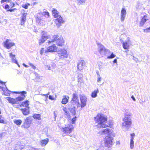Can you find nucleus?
<instances>
[{"label":"nucleus","mask_w":150,"mask_h":150,"mask_svg":"<svg viewBox=\"0 0 150 150\" xmlns=\"http://www.w3.org/2000/svg\"><path fill=\"white\" fill-rule=\"evenodd\" d=\"M95 121L99 125V128H104L108 127H111L112 126L111 122H108V119L106 116H104L102 114L98 113L94 118Z\"/></svg>","instance_id":"1"},{"label":"nucleus","mask_w":150,"mask_h":150,"mask_svg":"<svg viewBox=\"0 0 150 150\" xmlns=\"http://www.w3.org/2000/svg\"><path fill=\"white\" fill-rule=\"evenodd\" d=\"M13 93L16 94H21V96H18L15 99L11 98L10 97H7L6 99L8 102L12 105L17 103L18 101H21L23 100L26 97L27 92L25 91H14Z\"/></svg>","instance_id":"2"},{"label":"nucleus","mask_w":150,"mask_h":150,"mask_svg":"<svg viewBox=\"0 0 150 150\" xmlns=\"http://www.w3.org/2000/svg\"><path fill=\"white\" fill-rule=\"evenodd\" d=\"M56 42L57 45L59 46H62L64 43V40L62 37H59L58 35H54L52 36L50 40L48 41V43L50 44L51 42Z\"/></svg>","instance_id":"3"},{"label":"nucleus","mask_w":150,"mask_h":150,"mask_svg":"<svg viewBox=\"0 0 150 150\" xmlns=\"http://www.w3.org/2000/svg\"><path fill=\"white\" fill-rule=\"evenodd\" d=\"M131 115V114L127 113L125 114V117L123 119L124 122L122 125V127H129L132 124V122L131 119H129V118Z\"/></svg>","instance_id":"4"},{"label":"nucleus","mask_w":150,"mask_h":150,"mask_svg":"<svg viewBox=\"0 0 150 150\" xmlns=\"http://www.w3.org/2000/svg\"><path fill=\"white\" fill-rule=\"evenodd\" d=\"M113 138L111 135H108L105 137L104 138V144L105 147H109L113 144Z\"/></svg>","instance_id":"5"},{"label":"nucleus","mask_w":150,"mask_h":150,"mask_svg":"<svg viewBox=\"0 0 150 150\" xmlns=\"http://www.w3.org/2000/svg\"><path fill=\"white\" fill-rule=\"evenodd\" d=\"M74 127L71 124H68L67 126L62 127V132L67 135H69L73 131Z\"/></svg>","instance_id":"6"},{"label":"nucleus","mask_w":150,"mask_h":150,"mask_svg":"<svg viewBox=\"0 0 150 150\" xmlns=\"http://www.w3.org/2000/svg\"><path fill=\"white\" fill-rule=\"evenodd\" d=\"M32 121L30 117H26L24 120V122L21 126L22 128L27 129L29 127Z\"/></svg>","instance_id":"7"},{"label":"nucleus","mask_w":150,"mask_h":150,"mask_svg":"<svg viewBox=\"0 0 150 150\" xmlns=\"http://www.w3.org/2000/svg\"><path fill=\"white\" fill-rule=\"evenodd\" d=\"M78 95L76 93H73L72 96V98L71 100L73 102H71V103L70 105L71 106H72V105H73L72 108L71 109L69 108V110H71V109H73L74 111L73 112V115H75L76 114V112L75 110V107L74 106V104H75V102L77 100H78Z\"/></svg>","instance_id":"8"},{"label":"nucleus","mask_w":150,"mask_h":150,"mask_svg":"<svg viewBox=\"0 0 150 150\" xmlns=\"http://www.w3.org/2000/svg\"><path fill=\"white\" fill-rule=\"evenodd\" d=\"M67 51L64 49L61 50L58 52V54L59 59H64L67 58L68 57Z\"/></svg>","instance_id":"9"},{"label":"nucleus","mask_w":150,"mask_h":150,"mask_svg":"<svg viewBox=\"0 0 150 150\" xmlns=\"http://www.w3.org/2000/svg\"><path fill=\"white\" fill-rule=\"evenodd\" d=\"M48 35L46 32H43L40 39L39 40V44L41 45L43 44L48 38Z\"/></svg>","instance_id":"10"},{"label":"nucleus","mask_w":150,"mask_h":150,"mask_svg":"<svg viewBox=\"0 0 150 150\" xmlns=\"http://www.w3.org/2000/svg\"><path fill=\"white\" fill-rule=\"evenodd\" d=\"M80 99L81 102V104L80 105L79 102H78L77 107H79L81 106V108H83L86 105V98L84 96H81L80 97Z\"/></svg>","instance_id":"11"},{"label":"nucleus","mask_w":150,"mask_h":150,"mask_svg":"<svg viewBox=\"0 0 150 150\" xmlns=\"http://www.w3.org/2000/svg\"><path fill=\"white\" fill-rule=\"evenodd\" d=\"M29 103L30 102L29 100H25L21 102L20 104L18 105L16 108H19V107H23L24 108H28L29 107Z\"/></svg>","instance_id":"12"},{"label":"nucleus","mask_w":150,"mask_h":150,"mask_svg":"<svg viewBox=\"0 0 150 150\" xmlns=\"http://www.w3.org/2000/svg\"><path fill=\"white\" fill-rule=\"evenodd\" d=\"M69 109L68 108H67V107H64L63 109V110L64 112L65 115H67V116H70L69 115V113L68 111V110H69L72 113V115H73V111H74L73 109H71V110H70L69 109V108H71V109L73 107V105H72V106H71L70 105V104H69Z\"/></svg>","instance_id":"13"},{"label":"nucleus","mask_w":150,"mask_h":150,"mask_svg":"<svg viewBox=\"0 0 150 150\" xmlns=\"http://www.w3.org/2000/svg\"><path fill=\"white\" fill-rule=\"evenodd\" d=\"M56 18V19H55L54 21L57 26L59 27L62 24L64 23V21L61 16Z\"/></svg>","instance_id":"14"},{"label":"nucleus","mask_w":150,"mask_h":150,"mask_svg":"<svg viewBox=\"0 0 150 150\" xmlns=\"http://www.w3.org/2000/svg\"><path fill=\"white\" fill-rule=\"evenodd\" d=\"M9 40L7 39L6 41L4 42V45L5 47L9 49L11 47L15 45L13 42H9Z\"/></svg>","instance_id":"15"},{"label":"nucleus","mask_w":150,"mask_h":150,"mask_svg":"<svg viewBox=\"0 0 150 150\" xmlns=\"http://www.w3.org/2000/svg\"><path fill=\"white\" fill-rule=\"evenodd\" d=\"M85 65V63L83 60H81L79 62L77 65V68L78 70L81 71L84 68Z\"/></svg>","instance_id":"16"},{"label":"nucleus","mask_w":150,"mask_h":150,"mask_svg":"<svg viewBox=\"0 0 150 150\" xmlns=\"http://www.w3.org/2000/svg\"><path fill=\"white\" fill-rule=\"evenodd\" d=\"M130 40L128 39L127 41L126 40L125 42H122V43L123 45V47L125 50L128 49L131 44L129 43Z\"/></svg>","instance_id":"17"},{"label":"nucleus","mask_w":150,"mask_h":150,"mask_svg":"<svg viewBox=\"0 0 150 150\" xmlns=\"http://www.w3.org/2000/svg\"><path fill=\"white\" fill-rule=\"evenodd\" d=\"M106 50V48L103 45L100 44L98 45V50L101 55H104Z\"/></svg>","instance_id":"18"},{"label":"nucleus","mask_w":150,"mask_h":150,"mask_svg":"<svg viewBox=\"0 0 150 150\" xmlns=\"http://www.w3.org/2000/svg\"><path fill=\"white\" fill-rule=\"evenodd\" d=\"M27 13H22V15L21 17V25H24L26 21V16Z\"/></svg>","instance_id":"19"},{"label":"nucleus","mask_w":150,"mask_h":150,"mask_svg":"<svg viewBox=\"0 0 150 150\" xmlns=\"http://www.w3.org/2000/svg\"><path fill=\"white\" fill-rule=\"evenodd\" d=\"M57 47L54 45L53 44L51 46H50L47 47V50L48 52H55L57 51Z\"/></svg>","instance_id":"20"},{"label":"nucleus","mask_w":150,"mask_h":150,"mask_svg":"<svg viewBox=\"0 0 150 150\" xmlns=\"http://www.w3.org/2000/svg\"><path fill=\"white\" fill-rule=\"evenodd\" d=\"M121 13V21H123L125 20L126 14V11L125 8H122Z\"/></svg>","instance_id":"21"},{"label":"nucleus","mask_w":150,"mask_h":150,"mask_svg":"<svg viewBox=\"0 0 150 150\" xmlns=\"http://www.w3.org/2000/svg\"><path fill=\"white\" fill-rule=\"evenodd\" d=\"M24 148V145L22 144L20 142L16 144L14 150H22Z\"/></svg>","instance_id":"22"},{"label":"nucleus","mask_w":150,"mask_h":150,"mask_svg":"<svg viewBox=\"0 0 150 150\" xmlns=\"http://www.w3.org/2000/svg\"><path fill=\"white\" fill-rule=\"evenodd\" d=\"M30 107H28L26 108H21V110L23 114L25 116H26L28 115L30 113V111L29 110Z\"/></svg>","instance_id":"23"},{"label":"nucleus","mask_w":150,"mask_h":150,"mask_svg":"<svg viewBox=\"0 0 150 150\" xmlns=\"http://www.w3.org/2000/svg\"><path fill=\"white\" fill-rule=\"evenodd\" d=\"M147 16L146 15L142 17V18L141 21L139 22V26L140 27L142 26L145 23L146 21L148 19L147 18Z\"/></svg>","instance_id":"24"},{"label":"nucleus","mask_w":150,"mask_h":150,"mask_svg":"<svg viewBox=\"0 0 150 150\" xmlns=\"http://www.w3.org/2000/svg\"><path fill=\"white\" fill-rule=\"evenodd\" d=\"M101 133L104 135L108 134V135H110V134H112L110 129L106 128L102 130L101 131Z\"/></svg>","instance_id":"25"},{"label":"nucleus","mask_w":150,"mask_h":150,"mask_svg":"<svg viewBox=\"0 0 150 150\" xmlns=\"http://www.w3.org/2000/svg\"><path fill=\"white\" fill-rule=\"evenodd\" d=\"M9 54L10 57L12 59L13 62L17 64L19 67H20V66L18 64V61L15 59V55L13 54L12 53H10Z\"/></svg>","instance_id":"26"},{"label":"nucleus","mask_w":150,"mask_h":150,"mask_svg":"<svg viewBox=\"0 0 150 150\" xmlns=\"http://www.w3.org/2000/svg\"><path fill=\"white\" fill-rule=\"evenodd\" d=\"M1 88L2 89L3 93V95L6 96H9L10 94V91L8 90L7 89L3 88V87H1Z\"/></svg>","instance_id":"27"},{"label":"nucleus","mask_w":150,"mask_h":150,"mask_svg":"<svg viewBox=\"0 0 150 150\" xmlns=\"http://www.w3.org/2000/svg\"><path fill=\"white\" fill-rule=\"evenodd\" d=\"M69 98V97L68 96H64L62 99V103L63 104H67L68 102Z\"/></svg>","instance_id":"28"},{"label":"nucleus","mask_w":150,"mask_h":150,"mask_svg":"<svg viewBox=\"0 0 150 150\" xmlns=\"http://www.w3.org/2000/svg\"><path fill=\"white\" fill-rule=\"evenodd\" d=\"M53 16L54 18H58L60 15H59V12L55 9L53 8L52 10Z\"/></svg>","instance_id":"29"},{"label":"nucleus","mask_w":150,"mask_h":150,"mask_svg":"<svg viewBox=\"0 0 150 150\" xmlns=\"http://www.w3.org/2000/svg\"><path fill=\"white\" fill-rule=\"evenodd\" d=\"M49 141V139L48 138L42 140L40 141L41 145L42 146H45L47 144Z\"/></svg>","instance_id":"30"},{"label":"nucleus","mask_w":150,"mask_h":150,"mask_svg":"<svg viewBox=\"0 0 150 150\" xmlns=\"http://www.w3.org/2000/svg\"><path fill=\"white\" fill-rule=\"evenodd\" d=\"M42 20L41 14L40 13H38L36 15V20L37 23H40Z\"/></svg>","instance_id":"31"},{"label":"nucleus","mask_w":150,"mask_h":150,"mask_svg":"<svg viewBox=\"0 0 150 150\" xmlns=\"http://www.w3.org/2000/svg\"><path fill=\"white\" fill-rule=\"evenodd\" d=\"M13 122L16 125L19 126L22 123V120L21 119H15L13 120Z\"/></svg>","instance_id":"32"},{"label":"nucleus","mask_w":150,"mask_h":150,"mask_svg":"<svg viewBox=\"0 0 150 150\" xmlns=\"http://www.w3.org/2000/svg\"><path fill=\"white\" fill-rule=\"evenodd\" d=\"M33 117L35 119L38 120H41V115L39 114H35L33 115Z\"/></svg>","instance_id":"33"},{"label":"nucleus","mask_w":150,"mask_h":150,"mask_svg":"<svg viewBox=\"0 0 150 150\" xmlns=\"http://www.w3.org/2000/svg\"><path fill=\"white\" fill-rule=\"evenodd\" d=\"M98 92V89H96L93 91L91 93V96L92 98H95L97 96V94Z\"/></svg>","instance_id":"34"},{"label":"nucleus","mask_w":150,"mask_h":150,"mask_svg":"<svg viewBox=\"0 0 150 150\" xmlns=\"http://www.w3.org/2000/svg\"><path fill=\"white\" fill-rule=\"evenodd\" d=\"M35 75L36 76V78H35V80H37V81H40V80L42 79V76H39V74L37 73H36L35 74Z\"/></svg>","instance_id":"35"},{"label":"nucleus","mask_w":150,"mask_h":150,"mask_svg":"<svg viewBox=\"0 0 150 150\" xmlns=\"http://www.w3.org/2000/svg\"><path fill=\"white\" fill-rule=\"evenodd\" d=\"M41 14L46 18H48L50 16L49 13L47 11H43L41 13Z\"/></svg>","instance_id":"36"},{"label":"nucleus","mask_w":150,"mask_h":150,"mask_svg":"<svg viewBox=\"0 0 150 150\" xmlns=\"http://www.w3.org/2000/svg\"><path fill=\"white\" fill-rule=\"evenodd\" d=\"M77 4L78 5L83 4L86 2V0H77Z\"/></svg>","instance_id":"37"},{"label":"nucleus","mask_w":150,"mask_h":150,"mask_svg":"<svg viewBox=\"0 0 150 150\" xmlns=\"http://www.w3.org/2000/svg\"><path fill=\"white\" fill-rule=\"evenodd\" d=\"M116 57V55L114 54L112 52L110 55H109L107 57V58L108 59H111L114 58Z\"/></svg>","instance_id":"38"},{"label":"nucleus","mask_w":150,"mask_h":150,"mask_svg":"<svg viewBox=\"0 0 150 150\" xmlns=\"http://www.w3.org/2000/svg\"><path fill=\"white\" fill-rule=\"evenodd\" d=\"M48 52V51L47 50V48L46 49H45L43 48H42L40 50V54L41 55L44 52L46 53Z\"/></svg>","instance_id":"39"},{"label":"nucleus","mask_w":150,"mask_h":150,"mask_svg":"<svg viewBox=\"0 0 150 150\" xmlns=\"http://www.w3.org/2000/svg\"><path fill=\"white\" fill-rule=\"evenodd\" d=\"M105 51L104 55L108 57L110 54L111 53L110 51L109 50L107 49H106Z\"/></svg>","instance_id":"40"},{"label":"nucleus","mask_w":150,"mask_h":150,"mask_svg":"<svg viewBox=\"0 0 150 150\" xmlns=\"http://www.w3.org/2000/svg\"><path fill=\"white\" fill-rule=\"evenodd\" d=\"M134 141L133 140H132V139H130V146L131 149H133L134 147Z\"/></svg>","instance_id":"41"},{"label":"nucleus","mask_w":150,"mask_h":150,"mask_svg":"<svg viewBox=\"0 0 150 150\" xmlns=\"http://www.w3.org/2000/svg\"><path fill=\"white\" fill-rule=\"evenodd\" d=\"M77 117L75 116L71 119V123L72 124H74L75 123V121L76 120Z\"/></svg>","instance_id":"42"},{"label":"nucleus","mask_w":150,"mask_h":150,"mask_svg":"<svg viewBox=\"0 0 150 150\" xmlns=\"http://www.w3.org/2000/svg\"><path fill=\"white\" fill-rule=\"evenodd\" d=\"M30 4H25L24 5H23L22 6V7L25 8V9H27L28 8V5H30Z\"/></svg>","instance_id":"43"},{"label":"nucleus","mask_w":150,"mask_h":150,"mask_svg":"<svg viewBox=\"0 0 150 150\" xmlns=\"http://www.w3.org/2000/svg\"><path fill=\"white\" fill-rule=\"evenodd\" d=\"M0 123H4V121L3 119V117L1 115H0Z\"/></svg>","instance_id":"44"},{"label":"nucleus","mask_w":150,"mask_h":150,"mask_svg":"<svg viewBox=\"0 0 150 150\" xmlns=\"http://www.w3.org/2000/svg\"><path fill=\"white\" fill-rule=\"evenodd\" d=\"M83 82L82 80V79L81 78H79L78 79V84H81Z\"/></svg>","instance_id":"45"},{"label":"nucleus","mask_w":150,"mask_h":150,"mask_svg":"<svg viewBox=\"0 0 150 150\" xmlns=\"http://www.w3.org/2000/svg\"><path fill=\"white\" fill-rule=\"evenodd\" d=\"M150 31V27L147 28H146V29L144 30V31L145 32H149Z\"/></svg>","instance_id":"46"},{"label":"nucleus","mask_w":150,"mask_h":150,"mask_svg":"<svg viewBox=\"0 0 150 150\" xmlns=\"http://www.w3.org/2000/svg\"><path fill=\"white\" fill-rule=\"evenodd\" d=\"M29 64L32 67V68H33V69H36V67H35V66H34L32 64L30 63Z\"/></svg>","instance_id":"47"},{"label":"nucleus","mask_w":150,"mask_h":150,"mask_svg":"<svg viewBox=\"0 0 150 150\" xmlns=\"http://www.w3.org/2000/svg\"><path fill=\"white\" fill-rule=\"evenodd\" d=\"M29 64L32 67V68H33V69H36V67H35V66H34L32 64L30 63Z\"/></svg>","instance_id":"48"},{"label":"nucleus","mask_w":150,"mask_h":150,"mask_svg":"<svg viewBox=\"0 0 150 150\" xmlns=\"http://www.w3.org/2000/svg\"><path fill=\"white\" fill-rule=\"evenodd\" d=\"M49 99L52 100H54L55 99V98L54 97L50 95L49 96Z\"/></svg>","instance_id":"49"},{"label":"nucleus","mask_w":150,"mask_h":150,"mask_svg":"<svg viewBox=\"0 0 150 150\" xmlns=\"http://www.w3.org/2000/svg\"><path fill=\"white\" fill-rule=\"evenodd\" d=\"M9 5L7 4H6L5 6V8L7 10L9 9Z\"/></svg>","instance_id":"50"},{"label":"nucleus","mask_w":150,"mask_h":150,"mask_svg":"<svg viewBox=\"0 0 150 150\" xmlns=\"http://www.w3.org/2000/svg\"><path fill=\"white\" fill-rule=\"evenodd\" d=\"M130 135L131 136V139H132V140H133L134 139V137L135 135V134L134 133H132L130 134Z\"/></svg>","instance_id":"51"},{"label":"nucleus","mask_w":150,"mask_h":150,"mask_svg":"<svg viewBox=\"0 0 150 150\" xmlns=\"http://www.w3.org/2000/svg\"><path fill=\"white\" fill-rule=\"evenodd\" d=\"M10 6H11V8L15 6V4L13 2H10Z\"/></svg>","instance_id":"52"},{"label":"nucleus","mask_w":150,"mask_h":150,"mask_svg":"<svg viewBox=\"0 0 150 150\" xmlns=\"http://www.w3.org/2000/svg\"><path fill=\"white\" fill-rule=\"evenodd\" d=\"M9 1H10V0H1V3H3L4 2H9Z\"/></svg>","instance_id":"53"},{"label":"nucleus","mask_w":150,"mask_h":150,"mask_svg":"<svg viewBox=\"0 0 150 150\" xmlns=\"http://www.w3.org/2000/svg\"><path fill=\"white\" fill-rule=\"evenodd\" d=\"M50 93H48L47 94H42V96H45V97L46 98H47L48 97V95Z\"/></svg>","instance_id":"54"},{"label":"nucleus","mask_w":150,"mask_h":150,"mask_svg":"<svg viewBox=\"0 0 150 150\" xmlns=\"http://www.w3.org/2000/svg\"><path fill=\"white\" fill-rule=\"evenodd\" d=\"M133 59L134 61H135L136 62H138L139 61V60L137 58L135 57L134 56H133Z\"/></svg>","instance_id":"55"},{"label":"nucleus","mask_w":150,"mask_h":150,"mask_svg":"<svg viewBox=\"0 0 150 150\" xmlns=\"http://www.w3.org/2000/svg\"><path fill=\"white\" fill-rule=\"evenodd\" d=\"M45 68L47 69H48L49 70H51V67L47 65H45Z\"/></svg>","instance_id":"56"},{"label":"nucleus","mask_w":150,"mask_h":150,"mask_svg":"<svg viewBox=\"0 0 150 150\" xmlns=\"http://www.w3.org/2000/svg\"><path fill=\"white\" fill-rule=\"evenodd\" d=\"M101 78L100 76H98L97 81L99 82L101 81Z\"/></svg>","instance_id":"57"},{"label":"nucleus","mask_w":150,"mask_h":150,"mask_svg":"<svg viewBox=\"0 0 150 150\" xmlns=\"http://www.w3.org/2000/svg\"><path fill=\"white\" fill-rule=\"evenodd\" d=\"M113 62L114 63H117V58L115 59L113 61Z\"/></svg>","instance_id":"58"},{"label":"nucleus","mask_w":150,"mask_h":150,"mask_svg":"<svg viewBox=\"0 0 150 150\" xmlns=\"http://www.w3.org/2000/svg\"><path fill=\"white\" fill-rule=\"evenodd\" d=\"M6 82H3L0 80V83L1 84H5Z\"/></svg>","instance_id":"59"},{"label":"nucleus","mask_w":150,"mask_h":150,"mask_svg":"<svg viewBox=\"0 0 150 150\" xmlns=\"http://www.w3.org/2000/svg\"><path fill=\"white\" fill-rule=\"evenodd\" d=\"M7 11H9L10 12H12L14 11V9H9L8 10H7Z\"/></svg>","instance_id":"60"},{"label":"nucleus","mask_w":150,"mask_h":150,"mask_svg":"<svg viewBox=\"0 0 150 150\" xmlns=\"http://www.w3.org/2000/svg\"><path fill=\"white\" fill-rule=\"evenodd\" d=\"M131 98L133 100H134V101H135V98H134V97L133 96H131Z\"/></svg>","instance_id":"61"},{"label":"nucleus","mask_w":150,"mask_h":150,"mask_svg":"<svg viewBox=\"0 0 150 150\" xmlns=\"http://www.w3.org/2000/svg\"><path fill=\"white\" fill-rule=\"evenodd\" d=\"M96 74H97L98 76H100L98 71H97L96 72Z\"/></svg>","instance_id":"62"},{"label":"nucleus","mask_w":150,"mask_h":150,"mask_svg":"<svg viewBox=\"0 0 150 150\" xmlns=\"http://www.w3.org/2000/svg\"><path fill=\"white\" fill-rule=\"evenodd\" d=\"M23 65H24V66L26 67H27L28 66L26 65L25 64H23Z\"/></svg>","instance_id":"63"},{"label":"nucleus","mask_w":150,"mask_h":150,"mask_svg":"<svg viewBox=\"0 0 150 150\" xmlns=\"http://www.w3.org/2000/svg\"><path fill=\"white\" fill-rule=\"evenodd\" d=\"M13 9H14V10H16V9L15 8Z\"/></svg>","instance_id":"64"}]
</instances>
